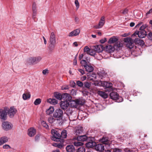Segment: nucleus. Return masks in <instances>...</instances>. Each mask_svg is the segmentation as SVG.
Segmentation results:
<instances>
[{"label":"nucleus","instance_id":"56","mask_svg":"<svg viewBox=\"0 0 152 152\" xmlns=\"http://www.w3.org/2000/svg\"><path fill=\"white\" fill-rule=\"evenodd\" d=\"M3 148L4 149H7L8 148H10L11 147L9 145L5 144L3 146Z\"/></svg>","mask_w":152,"mask_h":152},{"label":"nucleus","instance_id":"2","mask_svg":"<svg viewBox=\"0 0 152 152\" xmlns=\"http://www.w3.org/2000/svg\"><path fill=\"white\" fill-rule=\"evenodd\" d=\"M63 115V111L59 108L56 109L53 114V117L57 120L62 119Z\"/></svg>","mask_w":152,"mask_h":152},{"label":"nucleus","instance_id":"15","mask_svg":"<svg viewBox=\"0 0 152 152\" xmlns=\"http://www.w3.org/2000/svg\"><path fill=\"white\" fill-rule=\"evenodd\" d=\"M16 112L17 110L14 107H11L9 110L8 114L10 117H12L16 113Z\"/></svg>","mask_w":152,"mask_h":152},{"label":"nucleus","instance_id":"9","mask_svg":"<svg viewBox=\"0 0 152 152\" xmlns=\"http://www.w3.org/2000/svg\"><path fill=\"white\" fill-rule=\"evenodd\" d=\"M104 17H102L99 21L98 24L95 26L94 27L96 29H99L102 28L105 23Z\"/></svg>","mask_w":152,"mask_h":152},{"label":"nucleus","instance_id":"32","mask_svg":"<svg viewBox=\"0 0 152 152\" xmlns=\"http://www.w3.org/2000/svg\"><path fill=\"white\" fill-rule=\"evenodd\" d=\"M54 110V107H53L50 106L48 109L46 110V112L47 115H49L53 113Z\"/></svg>","mask_w":152,"mask_h":152},{"label":"nucleus","instance_id":"1","mask_svg":"<svg viewBox=\"0 0 152 152\" xmlns=\"http://www.w3.org/2000/svg\"><path fill=\"white\" fill-rule=\"evenodd\" d=\"M82 66H84L86 70L88 72H92L94 69V67L91 66V64L86 61L83 60L80 61Z\"/></svg>","mask_w":152,"mask_h":152},{"label":"nucleus","instance_id":"53","mask_svg":"<svg viewBox=\"0 0 152 152\" xmlns=\"http://www.w3.org/2000/svg\"><path fill=\"white\" fill-rule=\"evenodd\" d=\"M70 85L71 87L74 88L76 85L75 83L73 81H71L70 82Z\"/></svg>","mask_w":152,"mask_h":152},{"label":"nucleus","instance_id":"46","mask_svg":"<svg viewBox=\"0 0 152 152\" xmlns=\"http://www.w3.org/2000/svg\"><path fill=\"white\" fill-rule=\"evenodd\" d=\"M91 49H90L88 46H86L84 48L83 50L85 52H86L87 54L89 53V52Z\"/></svg>","mask_w":152,"mask_h":152},{"label":"nucleus","instance_id":"6","mask_svg":"<svg viewBox=\"0 0 152 152\" xmlns=\"http://www.w3.org/2000/svg\"><path fill=\"white\" fill-rule=\"evenodd\" d=\"M12 125L11 123L7 121L3 122L2 124V127L3 129L6 131L12 129Z\"/></svg>","mask_w":152,"mask_h":152},{"label":"nucleus","instance_id":"35","mask_svg":"<svg viewBox=\"0 0 152 152\" xmlns=\"http://www.w3.org/2000/svg\"><path fill=\"white\" fill-rule=\"evenodd\" d=\"M47 102H48L53 105L56 104L58 103V101L54 99H48Z\"/></svg>","mask_w":152,"mask_h":152},{"label":"nucleus","instance_id":"43","mask_svg":"<svg viewBox=\"0 0 152 152\" xmlns=\"http://www.w3.org/2000/svg\"><path fill=\"white\" fill-rule=\"evenodd\" d=\"M85 87L88 88L90 89L91 86V83L87 82H85L83 84Z\"/></svg>","mask_w":152,"mask_h":152},{"label":"nucleus","instance_id":"63","mask_svg":"<svg viewBox=\"0 0 152 152\" xmlns=\"http://www.w3.org/2000/svg\"><path fill=\"white\" fill-rule=\"evenodd\" d=\"M106 41V39H101L100 41V42L102 44L104 43Z\"/></svg>","mask_w":152,"mask_h":152},{"label":"nucleus","instance_id":"25","mask_svg":"<svg viewBox=\"0 0 152 152\" xmlns=\"http://www.w3.org/2000/svg\"><path fill=\"white\" fill-rule=\"evenodd\" d=\"M83 132V128L81 126L77 127L76 130L75 131V134L77 136H79V135L81 134Z\"/></svg>","mask_w":152,"mask_h":152},{"label":"nucleus","instance_id":"50","mask_svg":"<svg viewBox=\"0 0 152 152\" xmlns=\"http://www.w3.org/2000/svg\"><path fill=\"white\" fill-rule=\"evenodd\" d=\"M147 37L149 40L152 41V32L149 33L147 35Z\"/></svg>","mask_w":152,"mask_h":152},{"label":"nucleus","instance_id":"48","mask_svg":"<svg viewBox=\"0 0 152 152\" xmlns=\"http://www.w3.org/2000/svg\"><path fill=\"white\" fill-rule=\"evenodd\" d=\"M77 84L78 86L80 87H82L83 86V82L79 80L77 81Z\"/></svg>","mask_w":152,"mask_h":152},{"label":"nucleus","instance_id":"21","mask_svg":"<svg viewBox=\"0 0 152 152\" xmlns=\"http://www.w3.org/2000/svg\"><path fill=\"white\" fill-rule=\"evenodd\" d=\"M118 40V37L116 36H113L109 39L108 42L109 44L115 43Z\"/></svg>","mask_w":152,"mask_h":152},{"label":"nucleus","instance_id":"40","mask_svg":"<svg viewBox=\"0 0 152 152\" xmlns=\"http://www.w3.org/2000/svg\"><path fill=\"white\" fill-rule=\"evenodd\" d=\"M67 136L66 131V130H64L63 131L61 132V137L65 138Z\"/></svg>","mask_w":152,"mask_h":152},{"label":"nucleus","instance_id":"18","mask_svg":"<svg viewBox=\"0 0 152 152\" xmlns=\"http://www.w3.org/2000/svg\"><path fill=\"white\" fill-rule=\"evenodd\" d=\"M36 133V129L33 127L31 128L28 129V136L30 137L34 136Z\"/></svg>","mask_w":152,"mask_h":152},{"label":"nucleus","instance_id":"23","mask_svg":"<svg viewBox=\"0 0 152 152\" xmlns=\"http://www.w3.org/2000/svg\"><path fill=\"white\" fill-rule=\"evenodd\" d=\"M102 86L106 88L112 89L113 86L112 83L106 81L103 82L102 83Z\"/></svg>","mask_w":152,"mask_h":152},{"label":"nucleus","instance_id":"55","mask_svg":"<svg viewBox=\"0 0 152 152\" xmlns=\"http://www.w3.org/2000/svg\"><path fill=\"white\" fill-rule=\"evenodd\" d=\"M42 124L43 126L45 127L47 129L48 128V126L46 123V122L44 121H43L42 122Z\"/></svg>","mask_w":152,"mask_h":152},{"label":"nucleus","instance_id":"61","mask_svg":"<svg viewBox=\"0 0 152 152\" xmlns=\"http://www.w3.org/2000/svg\"><path fill=\"white\" fill-rule=\"evenodd\" d=\"M48 70L47 69L43 70L42 71V73L44 75H45L46 73H48Z\"/></svg>","mask_w":152,"mask_h":152},{"label":"nucleus","instance_id":"45","mask_svg":"<svg viewBox=\"0 0 152 152\" xmlns=\"http://www.w3.org/2000/svg\"><path fill=\"white\" fill-rule=\"evenodd\" d=\"M76 152H85V149L83 147H81L77 149Z\"/></svg>","mask_w":152,"mask_h":152},{"label":"nucleus","instance_id":"16","mask_svg":"<svg viewBox=\"0 0 152 152\" xmlns=\"http://www.w3.org/2000/svg\"><path fill=\"white\" fill-rule=\"evenodd\" d=\"M100 141L103 144L107 145L109 146L110 145L111 143L110 141L108 140V138L104 137H103L101 139Z\"/></svg>","mask_w":152,"mask_h":152},{"label":"nucleus","instance_id":"62","mask_svg":"<svg viewBox=\"0 0 152 152\" xmlns=\"http://www.w3.org/2000/svg\"><path fill=\"white\" fill-rule=\"evenodd\" d=\"M84 55L83 54H81L79 56V60H81L83 57Z\"/></svg>","mask_w":152,"mask_h":152},{"label":"nucleus","instance_id":"37","mask_svg":"<svg viewBox=\"0 0 152 152\" xmlns=\"http://www.w3.org/2000/svg\"><path fill=\"white\" fill-rule=\"evenodd\" d=\"M54 96L58 100H61L63 99V94L61 95L60 94H55Z\"/></svg>","mask_w":152,"mask_h":152},{"label":"nucleus","instance_id":"33","mask_svg":"<svg viewBox=\"0 0 152 152\" xmlns=\"http://www.w3.org/2000/svg\"><path fill=\"white\" fill-rule=\"evenodd\" d=\"M106 50L110 53L113 52L114 50V47L110 45L106 46Z\"/></svg>","mask_w":152,"mask_h":152},{"label":"nucleus","instance_id":"49","mask_svg":"<svg viewBox=\"0 0 152 152\" xmlns=\"http://www.w3.org/2000/svg\"><path fill=\"white\" fill-rule=\"evenodd\" d=\"M29 61L32 64H35L36 63L35 59V57H31L29 58Z\"/></svg>","mask_w":152,"mask_h":152},{"label":"nucleus","instance_id":"29","mask_svg":"<svg viewBox=\"0 0 152 152\" xmlns=\"http://www.w3.org/2000/svg\"><path fill=\"white\" fill-rule=\"evenodd\" d=\"M134 42L136 44H138L140 45H142L144 44L143 41L139 38L135 39L134 40Z\"/></svg>","mask_w":152,"mask_h":152},{"label":"nucleus","instance_id":"8","mask_svg":"<svg viewBox=\"0 0 152 152\" xmlns=\"http://www.w3.org/2000/svg\"><path fill=\"white\" fill-rule=\"evenodd\" d=\"M135 35H138L140 38H144L146 36V32L145 31H136L132 35V36Z\"/></svg>","mask_w":152,"mask_h":152},{"label":"nucleus","instance_id":"19","mask_svg":"<svg viewBox=\"0 0 152 152\" xmlns=\"http://www.w3.org/2000/svg\"><path fill=\"white\" fill-rule=\"evenodd\" d=\"M32 9L33 11V16L32 18L34 20L35 18H36V17L37 15L36 10V4L35 3H33L32 6Z\"/></svg>","mask_w":152,"mask_h":152},{"label":"nucleus","instance_id":"41","mask_svg":"<svg viewBox=\"0 0 152 152\" xmlns=\"http://www.w3.org/2000/svg\"><path fill=\"white\" fill-rule=\"evenodd\" d=\"M96 51L94 50V48L93 47L92 49H90L89 53H88V54L92 56H94L96 54Z\"/></svg>","mask_w":152,"mask_h":152},{"label":"nucleus","instance_id":"13","mask_svg":"<svg viewBox=\"0 0 152 152\" xmlns=\"http://www.w3.org/2000/svg\"><path fill=\"white\" fill-rule=\"evenodd\" d=\"M50 43L56 44V40L55 35L53 32L51 33L49 39Z\"/></svg>","mask_w":152,"mask_h":152},{"label":"nucleus","instance_id":"28","mask_svg":"<svg viewBox=\"0 0 152 152\" xmlns=\"http://www.w3.org/2000/svg\"><path fill=\"white\" fill-rule=\"evenodd\" d=\"M8 141V138L6 136L2 137L0 138V146L7 142Z\"/></svg>","mask_w":152,"mask_h":152},{"label":"nucleus","instance_id":"22","mask_svg":"<svg viewBox=\"0 0 152 152\" xmlns=\"http://www.w3.org/2000/svg\"><path fill=\"white\" fill-rule=\"evenodd\" d=\"M0 114L1 119L5 120L7 115L6 111L2 109H0Z\"/></svg>","mask_w":152,"mask_h":152},{"label":"nucleus","instance_id":"58","mask_svg":"<svg viewBox=\"0 0 152 152\" xmlns=\"http://www.w3.org/2000/svg\"><path fill=\"white\" fill-rule=\"evenodd\" d=\"M63 147V144L60 143H58V144H57V147L59 148H62Z\"/></svg>","mask_w":152,"mask_h":152},{"label":"nucleus","instance_id":"54","mask_svg":"<svg viewBox=\"0 0 152 152\" xmlns=\"http://www.w3.org/2000/svg\"><path fill=\"white\" fill-rule=\"evenodd\" d=\"M146 26L145 25H142L140 28L139 31H145L144 29L146 28Z\"/></svg>","mask_w":152,"mask_h":152},{"label":"nucleus","instance_id":"26","mask_svg":"<svg viewBox=\"0 0 152 152\" xmlns=\"http://www.w3.org/2000/svg\"><path fill=\"white\" fill-rule=\"evenodd\" d=\"M66 151L67 152H73L75 151V147L73 145H69L66 147Z\"/></svg>","mask_w":152,"mask_h":152},{"label":"nucleus","instance_id":"17","mask_svg":"<svg viewBox=\"0 0 152 152\" xmlns=\"http://www.w3.org/2000/svg\"><path fill=\"white\" fill-rule=\"evenodd\" d=\"M80 32V29H77L70 32L68 36L69 37L75 36L78 35Z\"/></svg>","mask_w":152,"mask_h":152},{"label":"nucleus","instance_id":"57","mask_svg":"<svg viewBox=\"0 0 152 152\" xmlns=\"http://www.w3.org/2000/svg\"><path fill=\"white\" fill-rule=\"evenodd\" d=\"M122 150L119 149L115 148L113 150V152H121Z\"/></svg>","mask_w":152,"mask_h":152},{"label":"nucleus","instance_id":"7","mask_svg":"<svg viewBox=\"0 0 152 152\" xmlns=\"http://www.w3.org/2000/svg\"><path fill=\"white\" fill-rule=\"evenodd\" d=\"M88 142L86 144L87 147L89 148H91L95 146L96 145V142L94 141V138L91 137L90 139L88 140Z\"/></svg>","mask_w":152,"mask_h":152},{"label":"nucleus","instance_id":"11","mask_svg":"<svg viewBox=\"0 0 152 152\" xmlns=\"http://www.w3.org/2000/svg\"><path fill=\"white\" fill-rule=\"evenodd\" d=\"M93 90L95 91H97L98 94L102 97L104 99L107 98V95L104 92L99 91L97 90L96 88H94Z\"/></svg>","mask_w":152,"mask_h":152},{"label":"nucleus","instance_id":"52","mask_svg":"<svg viewBox=\"0 0 152 152\" xmlns=\"http://www.w3.org/2000/svg\"><path fill=\"white\" fill-rule=\"evenodd\" d=\"M75 3L77 8V10L79 7V4L78 0H75Z\"/></svg>","mask_w":152,"mask_h":152},{"label":"nucleus","instance_id":"30","mask_svg":"<svg viewBox=\"0 0 152 152\" xmlns=\"http://www.w3.org/2000/svg\"><path fill=\"white\" fill-rule=\"evenodd\" d=\"M69 106L71 107H77V103H76V99L75 100H72L69 102Z\"/></svg>","mask_w":152,"mask_h":152},{"label":"nucleus","instance_id":"42","mask_svg":"<svg viewBox=\"0 0 152 152\" xmlns=\"http://www.w3.org/2000/svg\"><path fill=\"white\" fill-rule=\"evenodd\" d=\"M79 141L78 140L77 141L74 142L73 143L74 145L76 146H82L83 145V143L81 142H79Z\"/></svg>","mask_w":152,"mask_h":152},{"label":"nucleus","instance_id":"20","mask_svg":"<svg viewBox=\"0 0 152 152\" xmlns=\"http://www.w3.org/2000/svg\"><path fill=\"white\" fill-rule=\"evenodd\" d=\"M95 148L97 151H102L104 150V146L101 144H96Z\"/></svg>","mask_w":152,"mask_h":152},{"label":"nucleus","instance_id":"34","mask_svg":"<svg viewBox=\"0 0 152 152\" xmlns=\"http://www.w3.org/2000/svg\"><path fill=\"white\" fill-rule=\"evenodd\" d=\"M114 46L115 48L116 47V48H121L123 46V43L122 42L118 41L117 42L114 44Z\"/></svg>","mask_w":152,"mask_h":152},{"label":"nucleus","instance_id":"5","mask_svg":"<svg viewBox=\"0 0 152 152\" xmlns=\"http://www.w3.org/2000/svg\"><path fill=\"white\" fill-rule=\"evenodd\" d=\"M124 42L126 43V46L129 48H132L134 46V44L131 38H126L124 39Z\"/></svg>","mask_w":152,"mask_h":152},{"label":"nucleus","instance_id":"51","mask_svg":"<svg viewBox=\"0 0 152 152\" xmlns=\"http://www.w3.org/2000/svg\"><path fill=\"white\" fill-rule=\"evenodd\" d=\"M69 88V86L68 85H64L61 87V89L62 90H67Z\"/></svg>","mask_w":152,"mask_h":152},{"label":"nucleus","instance_id":"27","mask_svg":"<svg viewBox=\"0 0 152 152\" xmlns=\"http://www.w3.org/2000/svg\"><path fill=\"white\" fill-rule=\"evenodd\" d=\"M56 44L50 43L48 47V50L50 53L53 52L55 49Z\"/></svg>","mask_w":152,"mask_h":152},{"label":"nucleus","instance_id":"24","mask_svg":"<svg viewBox=\"0 0 152 152\" xmlns=\"http://www.w3.org/2000/svg\"><path fill=\"white\" fill-rule=\"evenodd\" d=\"M63 98L65 101H67V102L72 100L71 96L67 93H65L63 94Z\"/></svg>","mask_w":152,"mask_h":152},{"label":"nucleus","instance_id":"60","mask_svg":"<svg viewBox=\"0 0 152 152\" xmlns=\"http://www.w3.org/2000/svg\"><path fill=\"white\" fill-rule=\"evenodd\" d=\"M128 12V10L127 9H125L123 11L122 13L124 14H126Z\"/></svg>","mask_w":152,"mask_h":152},{"label":"nucleus","instance_id":"64","mask_svg":"<svg viewBox=\"0 0 152 152\" xmlns=\"http://www.w3.org/2000/svg\"><path fill=\"white\" fill-rule=\"evenodd\" d=\"M152 13V9H150L147 13H146V15H148L151 13Z\"/></svg>","mask_w":152,"mask_h":152},{"label":"nucleus","instance_id":"10","mask_svg":"<svg viewBox=\"0 0 152 152\" xmlns=\"http://www.w3.org/2000/svg\"><path fill=\"white\" fill-rule=\"evenodd\" d=\"M94 50H95L96 52L98 53H99L102 52L104 48L103 46L101 45H96L94 46L93 47Z\"/></svg>","mask_w":152,"mask_h":152},{"label":"nucleus","instance_id":"3","mask_svg":"<svg viewBox=\"0 0 152 152\" xmlns=\"http://www.w3.org/2000/svg\"><path fill=\"white\" fill-rule=\"evenodd\" d=\"M52 136L51 137L52 140L54 141H59L61 138V135L57 131L53 129L51 131Z\"/></svg>","mask_w":152,"mask_h":152},{"label":"nucleus","instance_id":"12","mask_svg":"<svg viewBox=\"0 0 152 152\" xmlns=\"http://www.w3.org/2000/svg\"><path fill=\"white\" fill-rule=\"evenodd\" d=\"M90 139V137H88L85 135L78 136L77 137V140L82 142L88 140L89 139Z\"/></svg>","mask_w":152,"mask_h":152},{"label":"nucleus","instance_id":"47","mask_svg":"<svg viewBox=\"0 0 152 152\" xmlns=\"http://www.w3.org/2000/svg\"><path fill=\"white\" fill-rule=\"evenodd\" d=\"M35 59L36 61V63H37L40 61L42 59V58L41 56H39L35 57Z\"/></svg>","mask_w":152,"mask_h":152},{"label":"nucleus","instance_id":"38","mask_svg":"<svg viewBox=\"0 0 152 152\" xmlns=\"http://www.w3.org/2000/svg\"><path fill=\"white\" fill-rule=\"evenodd\" d=\"M30 96V94L29 93L24 94L23 95V98L24 100H26L28 99L29 98Z\"/></svg>","mask_w":152,"mask_h":152},{"label":"nucleus","instance_id":"36","mask_svg":"<svg viewBox=\"0 0 152 152\" xmlns=\"http://www.w3.org/2000/svg\"><path fill=\"white\" fill-rule=\"evenodd\" d=\"M98 74L101 79L102 77L106 76L107 75V73L104 71H100L98 73Z\"/></svg>","mask_w":152,"mask_h":152},{"label":"nucleus","instance_id":"44","mask_svg":"<svg viewBox=\"0 0 152 152\" xmlns=\"http://www.w3.org/2000/svg\"><path fill=\"white\" fill-rule=\"evenodd\" d=\"M41 102V99L39 98L36 99L34 102V104L37 105L39 104Z\"/></svg>","mask_w":152,"mask_h":152},{"label":"nucleus","instance_id":"39","mask_svg":"<svg viewBox=\"0 0 152 152\" xmlns=\"http://www.w3.org/2000/svg\"><path fill=\"white\" fill-rule=\"evenodd\" d=\"M54 118L52 116H50L48 118V121L51 124L53 123L56 120V119Z\"/></svg>","mask_w":152,"mask_h":152},{"label":"nucleus","instance_id":"4","mask_svg":"<svg viewBox=\"0 0 152 152\" xmlns=\"http://www.w3.org/2000/svg\"><path fill=\"white\" fill-rule=\"evenodd\" d=\"M110 96L111 99L116 100L118 102H121L123 101V98L120 96L117 92H112L110 94Z\"/></svg>","mask_w":152,"mask_h":152},{"label":"nucleus","instance_id":"14","mask_svg":"<svg viewBox=\"0 0 152 152\" xmlns=\"http://www.w3.org/2000/svg\"><path fill=\"white\" fill-rule=\"evenodd\" d=\"M60 106L62 109H66L69 106V102L67 101H61L60 104Z\"/></svg>","mask_w":152,"mask_h":152},{"label":"nucleus","instance_id":"31","mask_svg":"<svg viewBox=\"0 0 152 152\" xmlns=\"http://www.w3.org/2000/svg\"><path fill=\"white\" fill-rule=\"evenodd\" d=\"M76 100L77 103V107L78 105H83L85 103V100L83 99H76Z\"/></svg>","mask_w":152,"mask_h":152},{"label":"nucleus","instance_id":"59","mask_svg":"<svg viewBox=\"0 0 152 152\" xmlns=\"http://www.w3.org/2000/svg\"><path fill=\"white\" fill-rule=\"evenodd\" d=\"M78 71L82 75H83L84 74V71L81 69H78Z\"/></svg>","mask_w":152,"mask_h":152}]
</instances>
